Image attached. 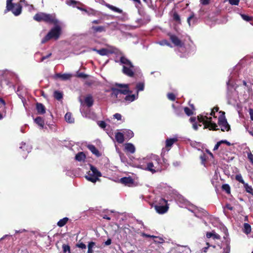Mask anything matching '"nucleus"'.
I'll return each mask as SVG.
<instances>
[{
	"mask_svg": "<svg viewBox=\"0 0 253 253\" xmlns=\"http://www.w3.org/2000/svg\"><path fill=\"white\" fill-rule=\"evenodd\" d=\"M97 247L94 242H89L87 245L88 250L87 253H93V249Z\"/></svg>",
	"mask_w": 253,
	"mask_h": 253,
	"instance_id": "nucleus-26",
	"label": "nucleus"
},
{
	"mask_svg": "<svg viewBox=\"0 0 253 253\" xmlns=\"http://www.w3.org/2000/svg\"><path fill=\"white\" fill-rule=\"evenodd\" d=\"M161 161L163 164L162 168L163 169H164L167 167L168 164H167V160L165 158H163L162 160H161Z\"/></svg>",
	"mask_w": 253,
	"mask_h": 253,
	"instance_id": "nucleus-55",
	"label": "nucleus"
},
{
	"mask_svg": "<svg viewBox=\"0 0 253 253\" xmlns=\"http://www.w3.org/2000/svg\"><path fill=\"white\" fill-rule=\"evenodd\" d=\"M65 119L68 123H73L74 122V119L72 117V114L70 112H68L65 114Z\"/></svg>",
	"mask_w": 253,
	"mask_h": 253,
	"instance_id": "nucleus-36",
	"label": "nucleus"
},
{
	"mask_svg": "<svg viewBox=\"0 0 253 253\" xmlns=\"http://www.w3.org/2000/svg\"><path fill=\"white\" fill-rule=\"evenodd\" d=\"M192 127L195 130H197L198 129V126L196 122L193 124Z\"/></svg>",
	"mask_w": 253,
	"mask_h": 253,
	"instance_id": "nucleus-64",
	"label": "nucleus"
},
{
	"mask_svg": "<svg viewBox=\"0 0 253 253\" xmlns=\"http://www.w3.org/2000/svg\"><path fill=\"white\" fill-rule=\"evenodd\" d=\"M61 33V28L59 25H56L52 28L45 37L42 40V43H43L47 41L54 39L55 40L59 39Z\"/></svg>",
	"mask_w": 253,
	"mask_h": 253,
	"instance_id": "nucleus-5",
	"label": "nucleus"
},
{
	"mask_svg": "<svg viewBox=\"0 0 253 253\" xmlns=\"http://www.w3.org/2000/svg\"><path fill=\"white\" fill-rule=\"evenodd\" d=\"M197 21V18L194 15V14L191 15L187 18V22L189 25V26H193L195 22Z\"/></svg>",
	"mask_w": 253,
	"mask_h": 253,
	"instance_id": "nucleus-35",
	"label": "nucleus"
},
{
	"mask_svg": "<svg viewBox=\"0 0 253 253\" xmlns=\"http://www.w3.org/2000/svg\"><path fill=\"white\" fill-rule=\"evenodd\" d=\"M66 3L69 6H73V7H77L78 9L84 11L88 15L93 14L94 11L92 9H90L89 10H87L84 8H83L80 7L79 5H81V3L78 1H76L74 0H66Z\"/></svg>",
	"mask_w": 253,
	"mask_h": 253,
	"instance_id": "nucleus-11",
	"label": "nucleus"
},
{
	"mask_svg": "<svg viewBox=\"0 0 253 253\" xmlns=\"http://www.w3.org/2000/svg\"><path fill=\"white\" fill-rule=\"evenodd\" d=\"M89 167L90 170L85 177L88 181L94 183L98 179V177L101 176V173L92 165H89Z\"/></svg>",
	"mask_w": 253,
	"mask_h": 253,
	"instance_id": "nucleus-8",
	"label": "nucleus"
},
{
	"mask_svg": "<svg viewBox=\"0 0 253 253\" xmlns=\"http://www.w3.org/2000/svg\"><path fill=\"white\" fill-rule=\"evenodd\" d=\"M119 50L117 48L112 47L111 49L101 48L97 51V53L102 56L108 55L110 53H117Z\"/></svg>",
	"mask_w": 253,
	"mask_h": 253,
	"instance_id": "nucleus-14",
	"label": "nucleus"
},
{
	"mask_svg": "<svg viewBox=\"0 0 253 253\" xmlns=\"http://www.w3.org/2000/svg\"><path fill=\"white\" fill-rule=\"evenodd\" d=\"M62 248H63V250L64 253H66L67 252H68L69 253H71L70 247L69 246L64 244L62 246Z\"/></svg>",
	"mask_w": 253,
	"mask_h": 253,
	"instance_id": "nucleus-47",
	"label": "nucleus"
},
{
	"mask_svg": "<svg viewBox=\"0 0 253 253\" xmlns=\"http://www.w3.org/2000/svg\"><path fill=\"white\" fill-rule=\"evenodd\" d=\"M184 111L185 114L188 116H191L193 114L192 111L190 109H189L188 107H185L184 108Z\"/></svg>",
	"mask_w": 253,
	"mask_h": 253,
	"instance_id": "nucleus-46",
	"label": "nucleus"
},
{
	"mask_svg": "<svg viewBox=\"0 0 253 253\" xmlns=\"http://www.w3.org/2000/svg\"><path fill=\"white\" fill-rule=\"evenodd\" d=\"M120 181L122 183L126 185L132 184L133 179L130 177H124L121 178Z\"/></svg>",
	"mask_w": 253,
	"mask_h": 253,
	"instance_id": "nucleus-27",
	"label": "nucleus"
},
{
	"mask_svg": "<svg viewBox=\"0 0 253 253\" xmlns=\"http://www.w3.org/2000/svg\"><path fill=\"white\" fill-rule=\"evenodd\" d=\"M87 148L93 154H94L96 156H100V154L98 150L96 148V147L94 145L91 144L88 145L87 146Z\"/></svg>",
	"mask_w": 253,
	"mask_h": 253,
	"instance_id": "nucleus-29",
	"label": "nucleus"
},
{
	"mask_svg": "<svg viewBox=\"0 0 253 253\" xmlns=\"http://www.w3.org/2000/svg\"><path fill=\"white\" fill-rule=\"evenodd\" d=\"M0 104H1L3 105V107L2 108V112H3L4 113V114H5V113H6V109H5V102L4 100L1 98H0Z\"/></svg>",
	"mask_w": 253,
	"mask_h": 253,
	"instance_id": "nucleus-49",
	"label": "nucleus"
},
{
	"mask_svg": "<svg viewBox=\"0 0 253 253\" xmlns=\"http://www.w3.org/2000/svg\"><path fill=\"white\" fill-rule=\"evenodd\" d=\"M239 1V0H229V3L233 5H238Z\"/></svg>",
	"mask_w": 253,
	"mask_h": 253,
	"instance_id": "nucleus-52",
	"label": "nucleus"
},
{
	"mask_svg": "<svg viewBox=\"0 0 253 253\" xmlns=\"http://www.w3.org/2000/svg\"><path fill=\"white\" fill-rule=\"evenodd\" d=\"M23 151H26L27 153H29L32 149V146L31 145H26L25 143H22V146L20 147Z\"/></svg>",
	"mask_w": 253,
	"mask_h": 253,
	"instance_id": "nucleus-37",
	"label": "nucleus"
},
{
	"mask_svg": "<svg viewBox=\"0 0 253 253\" xmlns=\"http://www.w3.org/2000/svg\"><path fill=\"white\" fill-rule=\"evenodd\" d=\"M114 117L118 120H121L122 118V116L120 114L116 113L114 115Z\"/></svg>",
	"mask_w": 253,
	"mask_h": 253,
	"instance_id": "nucleus-61",
	"label": "nucleus"
},
{
	"mask_svg": "<svg viewBox=\"0 0 253 253\" xmlns=\"http://www.w3.org/2000/svg\"><path fill=\"white\" fill-rule=\"evenodd\" d=\"M206 244H207V246L205 247L202 249V252H203L204 253H206L207 252V250L210 247H212L213 248H214L215 247V246H211V245H210V244L208 242Z\"/></svg>",
	"mask_w": 253,
	"mask_h": 253,
	"instance_id": "nucleus-53",
	"label": "nucleus"
},
{
	"mask_svg": "<svg viewBox=\"0 0 253 253\" xmlns=\"http://www.w3.org/2000/svg\"><path fill=\"white\" fill-rule=\"evenodd\" d=\"M248 158L253 164V155L251 152L248 153Z\"/></svg>",
	"mask_w": 253,
	"mask_h": 253,
	"instance_id": "nucleus-59",
	"label": "nucleus"
},
{
	"mask_svg": "<svg viewBox=\"0 0 253 253\" xmlns=\"http://www.w3.org/2000/svg\"><path fill=\"white\" fill-rule=\"evenodd\" d=\"M225 242L222 241L221 245H218L220 249H223V253H229L230 251V242L224 238Z\"/></svg>",
	"mask_w": 253,
	"mask_h": 253,
	"instance_id": "nucleus-16",
	"label": "nucleus"
},
{
	"mask_svg": "<svg viewBox=\"0 0 253 253\" xmlns=\"http://www.w3.org/2000/svg\"><path fill=\"white\" fill-rule=\"evenodd\" d=\"M98 126L102 128H104L106 126V124L104 121H99L97 123Z\"/></svg>",
	"mask_w": 253,
	"mask_h": 253,
	"instance_id": "nucleus-54",
	"label": "nucleus"
},
{
	"mask_svg": "<svg viewBox=\"0 0 253 253\" xmlns=\"http://www.w3.org/2000/svg\"><path fill=\"white\" fill-rule=\"evenodd\" d=\"M198 120L204 124V129L209 128L210 130H214L218 129L216 124L211 121V117H208L207 116H201L198 117Z\"/></svg>",
	"mask_w": 253,
	"mask_h": 253,
	"instance_id": "nucleus-6",
	"label": "nucleus"
},
{
	"mask_svg": "<svg viewBox=\"0 0 253 253\" xmlns=\"http://www.w3.org/2000/svg\"><path fill=\"white\" fill-rule=\"evenodd\" d=\"M54 97L55 99H56L58 100H60L63 97V94L62 93L58 91H55L54 92Z\"/></svg>",
	"mask_w": 253,
	"mask_h": 253,
	"instance_id": "nucleus-41",
	"label": "nucleus"
},
{
	"mask_svg": "<svg viewBox=\"0 0 253 253\" xmlns=\"http://www.w3.org/2000/svg\"><path fill=\"white\" fill-rule=\"evenodd\" d=\"M235 179L236 180L243 184L245 183L241 174H237L235 176Z\"/></svg>",
	"mask_w": 253,
	"mask_h": 253,
	"instance_id": "nucleus-42",
	"label": "nucleus"
},
{
	"mask_svg": "<svg viewBox=\"0 0 253 253\" xmlns=\"http://www.w3.org/2000/svg\"><path fill=\"white\" fill-rule=\"evenodd\" d=\"M136 94H138V92L143 91L144 89V83L139 82L136 85Z\"/></svg>",
	"mask_w": 253,
	"mask_h": 253,
	"instance_id": "nucleus-34",
	"label": "nucleus"
},
{
	"mask_svg": "<svg viewBox=\"0 0 253 253\" xmlns=\"http://www.w3.org/2000/svg\"><path fill=\"white\" fill-rule=\"evenodd\" d=\"M249 112V114H250V115L251 119L252 121H253V109H250Z\"/></svg>",
	"mask_w": 253,
	"mask_h": 253,
	"instance_id": "nucleus-62",
	"label": "nucleus"
},
{
	"mask_svg": "<svg viewBox=\"0 0 253 253\" xmlns=\"http://www.w3.org/2000/svg\"><path fill=\"white\" fill-rule=\"evenodd\" d=\"M170 39L172 42L175 45L181 47L183 46V43L181 40L175 35H171Z\"/></svg>",
	"mask_w": 253,
	"mask_h": 253,
	"instance_id": "nucleus-18",
	"label": "nucleus"
},
{
	"mask_svg": "<svg viewBox=\"0 0 253 253\" xmlns=\"http://www.w3.org/2000/svg\"><path fill=\"white\" fill-rule=\"evenodd\" d=\"M68 218L67 217H64L61 219H60L58 222H57V225L59 227H63L64 226L66 223L68 221Z\"/></svg>",
	"mask_w": 253,
	"mask_h": 253,
	"instance_id": "nucleus-40",
	"label": "nucleus"
},
{
	"mask_svg": "<svg viewBox=\"0 0 253 253\" xmlns=\"http://www.w3.org/2000/svg\"><path fill=\"white\" fill-rule=\"evenodd\" d=\"M206 237L208 238H212L214 240H220V236L218 234L216 233L215 232L212 231L211 232H207L206 234Z\"/></svg>",
	"mask_w": 253,
	"mask_h": 253,
	"instance_id": "nucleus-24",
	"label": "nucleus"
},
{
	"mask_svg": "<svg viewBox=\"0 0 253 253\" xmlns=\"http://www.w3.org/2000/svg\"><path fill=\"white\" fill-rule=\"evenodd\" d=\"M34 19L38 22L43 21L47 23H51L54 24H57L58 23V21L52 17L51 15L42 12L37 13L34 16Z\"/></svg>",
	"mask_w": 253,
	"mask_h": 253,
	"instance_id": "nucleus-7",
	"label": "nucleus"
},
{
	"mask_svg": "<svg viewBox=\"0 0 253 253\" xmlns=\"http://www.w3.org/2000/svg\"><path fill=\"white\" fill-rule=\"evenodd\" d=\"M76 246L82 249H85L86 248V245L83 242H79L76 244Z\"/></svg>",
	"mask_w": 253,
	"mask_h": 253,
	"instance_id": "nucleus-50",
	"label": "nucleus"
},
{
	"mask_svg": "<svg viewBox=\"0 0 253 253\" xmlns=\"http://www.w3.org/2000/svg\"><path fill=\"white\" fill-rule=\"evenodd\" d=\"M225 208L230 211H232L234 209L233 207L229 204L226 205Z\"/></svg>",
	"mask_w": 253,
	"mask_h": 253,
	"instance_id": "nucleus-63",
	"label": "nucleus"
},
{
	"mask_svg": "<svg viewBox=\"0 0 253 253\" xmlns=\"http://www.w3.org/2000/svg\"><path fill=\"white\" fill-rule=\"evenodd\" d=\"M118 61L121 65H123V73L129 77H132L134 75V72L135 70V67L133 65L131 61L128 60L126 56L122 54Z\"/></svg>",
	"mask_w": 253,
	"mask_h": 253,
	"instance_id": "nucleus-2",
	"label": "nucleus"
},
{
	"mask_svg": "<svg viewBox=\"0 0 253 253\" xmlns=\"http://www.w3.org/2000/svg\"><path fill=\"white\" fill-rule=\"evenodd\" d=\"M177 141V138L176 137L167 139L166 141V146L167 147H170Z\"/></svg>",
	"mask_w": 253,
	"mask_h": 253,
	"instance_id": "nucleus-33",
	"label": "nucleus"
},
{
	"mask_svg": "<svg viewBox=\"0 0 253 253\" xmlns=\"http://www.w3.org/2000/svg\"><path fill=\"white\" fill-rule=\"evenodd\" d=\"M251 231V225L247 223H245L244 224V229H243V232L246 234H249Z\"/></svg>",
	"mask_w": 253,
	"mask_h": 253,
	"instance_id": "nucleus-39",
	"label": "nucleus"
},
{
	"mask_svg": "<svg viewBox=\"0 0 253 253\" xmlns=\"http://www.w3.org/2000/svg\"><path fill=\"white\" fill-rule=\"evenodd\" d=\"M162 165L160 158L158 155L152 154L142 159L138 167L155 173L163 170Z\"/></svg>",
	"mask_w": 253,
	"mask_h": 253,
	"instance_id": "nucleus-1",
	"label": "nucleus"
},
{
	"mask_svg": "<svg viewBox=\"0 0 253 253\" xmlns=\"http://www.w3.org/2000/svg\"><path fill=\"white\" fill-rule=\"evenodd\" d=\"M94 103V99L91 94H89L85 96L84 99V103L89 108L91 107Z\"/></svg>",
	"mask_w": 253,
	"mask_h": 253,
	"instance_id": "nucleus-17",
	"label": "nucleus"
},
{
	"mask_svg": "<svg viewBox=\"0 0 253 253\" xmlns=\"http://www.w3.org/2000/svg\"><path fill=\"white\" fill-rule=\"evenodd\" d=\"M36 108L39 114H43L45 112V107L42 103H38L36 105Z\"/></svg>",
	"mask_w": 253,
	"mask_h": 253,
	"instance_id": "nucleus-28",
	"label": "nucleus"
},
{
	"mask_svg": "<svg viewBox=\"0 0 253 253\" xmlns=\"http://www.w3.org/2000/svg\"><path fill=\"white\" fill-rule=\"evenodd\" d=\"M138 98V94H131V93H128L126 95L125 97L121 100V102L123 103H125L126 104H129L131 102L134 101L136 100Z\"/></svg>",
	"mask_w": 253,
	"mask_h": 253,
	"instance_id": "nucleus-15",
	"label": "nucleus"
},
{
	"mask_svg": "<svg viewBox=\"0 0 253 253\" xmlns=\"http://www.w3.org/2000/svg\"><path fill=\"white\" fill-rule=\"evenodd\" d=\"M13 0H6V11H11L15 16L19 15L22 11V5L25 4V0H20L18 3H12Z\"/></svg>",
	"mask_w": 253,
	"mask_h": 253,
	"instance_id": "nucleus-3",
	"label": "nucleus"
},
{
	"mask_svg": "<svg viewBox=\"0 0 253 253\" xmlns=\"http://www.w3.org/2000/svg\"><path fill=\"white\" fill-rule=\"evenodd\" d=\"M91 30L94 33H102L106 31V28L104 26H92L91 27Z\"/></svg>",
	"mask_w": 253,
	"mask_h": 253,
	"instance_id": "nucleus-20",
	"label": "nucleus"
},
{
	"mask_svg": "<svg viewBox=\"0 0 253 253\" xmlns=\"http://www.w3.org/2000/svg\"><path fill=\"white\" fill-rule=\"evenodd\" d=\"M168 98L169 100L171 101H174L175 99V95L172 93H169L167 94Z\"/></svg>",
	"mask_w": 253,
	"mask_h": 253,
	"instance_id": "nucleus-48",
	"label": "nucleus"
},
{
	"mask_svg": "<svg viewBox=\"0 0 253 253\" xmlns=\"http://www.w3.org/2000/svg\"><path fill=\"white\" fill-rule=\"evenodd\" d=\"M104 5L107 7L108 8H109V9H110L111 10L116 12H118V13H122L123 11L122 9L118 8V7H116L112 5H111L110 4H108V3H105Z\"/></svg>",
	"mask_w": 253,
	"mask_h": 253,
	"instance_id": "nucleus-32",
	"label": "nucleus"
},
{
	"mask_svg": "<svg viewBox=\"0 0 253 253\" xmlns=\"http://www.w3.org/2000/svg\"><path fill=\"white\" fill-rule=\"evenodd\" d=\"M222 142L223 141H221V140H220V141H218V142H217V143L215 145V146L213 148V150L214 151V150H217L218 149L219 146L220 145V144L222 143Z\"/></svg>",
	"mask_w": 253,
	"mask_h": 253,
	"instance_id": "nucleus-60",
	"label": "nucleus"
},
{
	"mask_svg": "<svg viewBox=\"0 0 253 253\" xmlns=\"http://www.w3.org/2000/svg\"><path fill=\"white\" fill-rule=\"evenodd\" d=\"M51 55H52V53H49V54H48L47 55L42 56V57L41 58V59H40V60L39 61V62H42L43 61H44V60H45L46 59H47V58H48L50 57L51 56Z\"/></svg>",
	"mask_w": 253,
	"mask_h": 253,
	"instance_id": "nucleus-57",
	"label": "nucleus"
},
{
	"mask_svg": "<svg viewBox=\"0 0 253 253\" xmlns=\"http://www.w3.org/2000/svg\"><path fill=\"white\" fill-rule=\"evenodd\" d=\"M85 154L81 152L78 153L75 156V159L76 160L79 161V162H82L84 161L85 159Z\"/></svg>",
	"mask_w": 253,
	"mask_h": 253,
	"instance_id": "nucleus-30",
	"label": "nucleus"
},
{
	"mask_svg": "<svg viewBox=\"0 0 253 253\" xmlns=\"http://www.w3.org/2000/svg\"><path fill=\"white\" fill-rule=\"evenodd\" d=\"M116 86L122 88L119 89L120 96L122 94L126 95L128 93H131L132 91L129 89V84H116Z\"/></svg>",
	"mask_w": 253,
	"mask_h": 253,
	"instance_id": "nucleus-13",
	"label": "nucleus"
},
{
	"mask_svg": "<svg viewBox=\"0 0 253 253\" xmlns=\"http://www.w3.org/2000/svg\"><path fill=\"white\" fill-rule=\"evenodd\" d=\"M188 209L189 211L193 212L195 216L199 218H202L203 216H207L208 215V212L203 209L199 208L194 206H191Z\"/></svg>",
	"mask_w": 253,
	"mask_h": 253,
	"instance_id": "nucleus-10",
	"label": "nucleus"
},
{
	"mask_svg": "<svg viewBox=\"0 0 253 253\" xmlns=\"http://www.w3.org/2000/svg\"><path fill=\"white\" fill-rule=\"evenodd\" d=\"M55 76L57 78H60L62 80L65 81L70 79V78L72 77V75L71 74H61L58 73L55 75Z\"/></svg>",
	"mask_w": 253,
	"mask_h": 253,
	"instance_id": "nucleus-25",
	"label": "nucleus"
},
{
	"mask_svg": "<svg viewBox=\"0 0 253 253\" xmlns=\"http://www.w3.org/2000/svg\"><path fill=\"white\" fill-rule=\"evenodd\" d=\"M88 76L87 75H86L84 73H79L77 75L78 77L83 78V79H86V78L88 77Z\"/></svg>",
	"mask_w": 253,
	"mask_h": 253,
	"instance_id": "nucleus-56",
	"label": "nucleus"
},
{
	"mask_svg": "<svg viewBox=\"0 0 253 253\" xmlns=\"http://www.w3.org/2000/svg\"><path fill=\"white\" fill-rule=\"evenodd\" d=\"M173 19L174 20H175L176 22H180V16L177 13H174L173 15Z\"/></svg>",
	"mask_w": 253,
	"mask_h": 253,
	"instance_id": "nucleus-51",
	"label": "nucleus"
},
{
	"mask_svg": "<svg viewBox=\"0 0 253 253\" xmlns=\"http://www.w3.org/2000/svg\"><path fill=\"white\" fill-rule=\"evenodd\" d=\"M125 136L123 131L117 132L115 134V139L119 143H123L124 141Z\"/></svg>",
	"mask_w": 253,
	"mask_h": 253,
	"instance_id": "nucleus-21",
	"label": "nucleus"
},
{
	"mask_svg": "<svg viewBox=\"0 0 253 253\" xmlns=\"http://www.w3.org/2000/svg\"><path fill=\"white\" fill-rule=\"evenodd\" d=\"M122 131H123L125 137L126 139H129L133 137L134 133L133 131L130 129H122Z\"/></svg>",
	"mask_w": 253,
	"mask_h": 253,
	"instance_id": "nucleus-23",
	"label": "nucleus"
},
{
	"mask_svg": "<svg viewBox=\"0 0 253 253\" xmlns=\"http://www.w3.org/2000/svg\"><path fill=\"white\" fill-rule=\"evenodd\" d=\"M238 76V73L236 71H233L232 73H231L229 77L228 81L227 82V98L228 99L229 104L234 103L233 100L231 99V93L232 92V88L234 86V84H236L235 81L237 79Z\"/></svg>",
	"mask_w": 253,
	"mask_h": 253,
	"instance_id": "nucleus-4",
	"label": "nucleus"
},
{
	"mask_svg": "<svg viewBox=\"0 0 253 253\" xmlns=\"http://www.w3.org/2000/svg\"><path fill=\"white\" fill-rule=\"evenodd\" d=\"M244 187L246 191L252 195H253V189L252 187L249 185L248 183H245L244 184Z\"/></svg>",
	"mask_w": 253,
	"mask_h": 253,
	"instance_id": "nucleus-38",
	"label": "nucleus"
},
{
	"mask_svg": "<svg viewBox=\"0 0 253 253\" xmlns=\"http://www.w3.org/2000/svg\"><path fill=\"white\" fill-rule=\"evenodd\" d=\"M240 15L241 17L243 18V20H244L246 21H250L252 20V18L251 17H250L249 16L244 14H240Z\"/></svg>",
	"mask_w": 253,
	"mask_h": 253,
	"instance_id": "nucleus-44",
	"label": "nucleus"
},
{
	"mask_svg": "<svg viewBox=\"0 0 253 253\" xmlns=\"http://www.w3.org/2000/svg\"><path fill=\"white\" fill-rule=\"evenodd\" d=\"M34 122L38 125L41 128L43 127L44 123L43 120L41 117H38L34 120Z\"/></svg>",
	"mask_w": 253,
	"mask_h": 253,
	"instance_id": "nucleus-31",
	"label": "nucleus"
},
{
	"mask_svg": "<svg viewBox=\"0 0 253 253\" xmlns=\"http://www.w3.org/2000/svg\"><path fill=\"white\" fill-rule=\"evenodd\" d=\"M158 43L161 45H167L170 47H172L171 44L167 40H162L158 42Z\"/></svg>",
	"mask_w": 253,
	"mask_h": 253,
	"instance_id": "nucleus-43",
	"label": "nucleus"
},
{
	"mask_svg": "<svg viewBox=\"0 0 253 253\" xmlns=\"http://www.w3.org/2000/svg\"><path fill=\"white\" fill-rule=\"evenodd\" d=\"M125 150L131 154L135 151V148L133 144L130 143H126L125 145Z\"/></svg>",
	"mask_w": 253,
	"mask_h": 253,
	"instance_id": "nucleus-22",
	"label": "nucleus"
},
{
	"mask_svg": "<svg viewBox=\"0 0 253 253\" xmlns=\"http://www.w3.org/2000/svg\"><path fill=\"white\" fill-rule=\"evenodd\" d=\"M156 202L157 203L154 206V208L157 212L164 214L168 211L169 207L167 205V201L165 199L160 198Z\"/></svg>",
	"mask_w": 253,
	"mask_h": 253,
	"instance_id": "nucleus-9",
	"label": "nucleus"
},
{
	"mask_svg": "<svg viewBox=\"0 0 253 253\" xmlns=\"http://www.w3.org/2000/svg\"><path fill=\"white\" fill-rule=\"evenodd\" d=\"M111 97L113 98H115L116 99L121 101L122 99L121 98V96L119 93V89L116 88L115 87H111Z\"/></svg>",
	"mask_w": 253,
	"mask_h": 253,
	"instance_id": "nucleus-19",
	"label": "nucleus"
},
{
	"mask_svg": "<svg viewBox=\"0 0 253 253\" xmlns=\"http://www.w3.org/2000/svg\"><path fill=\"white\" fill-rule=\"evenodd\" d=\"M218 124L220 127L221 130L222 131H229L230 129V126L225 117V116H220L218 118Z\"/></svg>",
	"mask_w": 253,
	"mask_h": 253,
	"instance_id": "nucleus-12",
	"label": "nucleus"
},
{
	"mask_svg": "<svg viewBox=\"0 0 253 253\" xmlns=\"http://www.w3.org/2000/svg\"><path fill=\"white\" fill-rule=\"evenodd\" d=\"M218 111V108L217 107H214L211 111L210 113L211 116H214L215 113Z\"/></svg>",
	"mask_w": 253,
	"mask_h": 253,
	"instance_id": "nucleus-58",
	"label": "nucleus"
},
{
	"mask_svg": "<svg viewBox=\"0 0 253 253\" xmlns=\"http://www.w3.org/2000/svg\"><path fill=\"white\" fill-rule=\"evenodd\" d=\"M222 189L226 191L227 193H230V188L228 184H223L222 186Z\"/></svg>",
	"mask_w": 253,
	"mask_h": 253,
	"instance_id": "nucleus-45",
	"label": "nucleus"
}]
</instances>
